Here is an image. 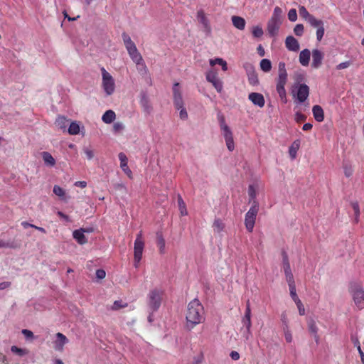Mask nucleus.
I'll use <instances>...</instances> for the list:
<instances>
[{
    "label": "nucleus",
    "mask_w": 364,
    "mask_h": 364,
    "mask_svg": "<svg viewBox=\"0 0 364 364\" xmlns=\"http://www.w3.org/2000/svg\"><path fill=\"white\" fill-rule=\"evenodd\" d=\"M204 309L198 299L192 300L188 305L186 320L187 326L193 328L196 325L202 322L204 319Z\"/></svg>",
    "instance_id": "1"
},
{
    "label": "nucleus",
    "mask_w": 364,
    "mask_h": 364,
    "mask_svg": "<svg viewBox=\"0 0 364 364\" xmlns=\"http://www.w3.org/2000/svg\"><path fill=\"white\" fill-rule=\"evenodd\" d=\"M349 291L356 306L359 309H363L364 308V289L362 286L357 283H351Z\"/></svg>",
    "instance_id": "2"
},
{
    "label": "nucleus",
    "mask_w": 364,
    "mask_h": 364,
    "mask_svg": "<svg viewBox=\"0 0 364 364\" xmlns=\"http://www.w3.org/2000/svg\"><path fill=\"white\" fill-rule=\"evenodd\" d=\"M259 211V203L254 200L250 210L245 214V225L247 230L252 232L255 224L256 217Z\"/></svg>",
    "instance_id": "3"
},
{
    "label": "nucleus",
    "mask_w": 364,
    "mask_h": 364,
    "mask_svg": "<svg viewBox=\"0 0 364 364\" xmlns=\"http://www.w3.org/2000/svg\"><path fill=\"white\" fill-rule=\"evenodd\" d=\"M291 93L294 97H296L300 103H303L309 95V87L306 84L294 85Z\"/></svg>",
    "instance_id": "4"
},
{
    "label": "nucleus",
    "mask_w": 364,
    "mask_h": 364,
    "mask_svg": "<svg viewBox=\"0 0 364 364\" xmlns=\"http://www.w3.org/2000/svg\"><path fill=\"white\" fill-rule=\"evenodd\" d=\"M102 75V87L107 95L114 92L115 84L112 75L104 68H101Z\"/></svg>",
    "instance_id": "5"
},
{
    "label": "nucleus",
    "mask_w": 364,
    "mask_h": 364,
    "mask_svg": "<svg viewBox=\"0 0 364 364\" xmlns=\"http://www.w3.org/2000/svg\"><path fill=\"white\" fill-rule=\"evenodd\" d=\"M161 303V292L157 289L150 291L148 295V305L149 309L152 311H156L159 309Z\"/></svg>",
    "instance_id": "6"
},
{
    "label": "nucleus",
    "mask_w": 364,
    "mask_h": 364,
    "mask_svg": "<svg viewBox=\"0 0 364 364\" xmlns=\"http://www.w3.org/2000/svg\"><path fill=\"white\" fill-rule=\"evenodd\" d=\"M144 243L142 240L141 232H139L136 235V238L134 242V262L135 267H137V264L140 262L143 250H144Z\"/></svg>",
    "instance_id": "7"
},
{
    "label": "nucleus",
    "mask_w": 364,
    "mask_h": 364,
    "mask_svg": "<svg viewBox=\"0 0 364 364\" xmlns=\"http://www.w3.org/2000/svg\"><path fill=\"white\" fill-rule=\"evenodd\" d=\"M128 53L131 58V59L134 62L136 65L139 67L138 69L141 71L144 70V73H146L147 68L144 63L143 58L140 53L138 51L137 48L133 49L132 50L128 51Z\"/></svg>",
    "instance_id": "8"
},
{
    "label": "nucleus",
    "mask_w": 364,
    "mask_h": 364,
    "mask_svg": "<svg viewBox=\"0 0 364 364\" xmlns=\"http://www.w3.org/2000/svg\"><path fill=\"white\" fill-rule=\"evenodd\" d=\"M173 104L177 109H180L183 106V100L181 91L179 89V83L176 82L173 86Z\"/></svg>",
    "instance_id": "9"
},
{
    "label": "nucleus",
    "mask_w": 364,
    "mask_h": 364,
    "mask_svg": "<svg viewBox=\"0 0 364 364\" xmlns=\"http://www.w3.org/2000/svg\"><path fill=\"white\" fill-rule=\"evenodd\" d=\"M206 80L213 84V87L218 92L222 91L223 83L221 80L218 77L217 73L215 71L210 70L207 73Z\"/></svg>",
    "instance_id": "10"
},
{
    "label": "nucleus",
    "mask_w": 364,
    "mask_h": 364,
    "mask_svg": "<svg viewBox=\"0 0 364 364\" xmlns=\"http://www.w3.org/2000/svg\"><path fill=\"white\" fill-rule=\"evenodd\" d=\"M223 135L225 138L227 148L230 151H232L235 149L232 132L230 127H227L222 129Z\"/></svg>",
    "instance_id": "11"
},
{
    "label": "nucleus",
    "mask_w": 364,
    "mask_h": 364,
    "mask_svg": "<svg viewBox=\"0 0 364 364\" xmlns=\"http://www.w3.org/2000/svg\"><path fill=\"white\" fill-rule=\"evenodd\" d=\"M324 57V53L318 49L312 50V63L311 67L314 68H318L322 64V60Z\"/></svg>",
    "instance_id": "12"
},
{
    "label": "nucleus",
    "mask_w": 364,
    "mask_h": 364,
    "mask_svg": "<svg viewBox=\"0 0 364 364\" xmlns=\"http://www.w3.org/2000/svg\"><path fill=\"white\" fill-rule=\"evenodd\" d=\"M248 99L255 105L259 107H263L265 104L264 96L258 92H251L249 94Z\"/></svg>",
    "instance_id": "13"
},
{
    "label": "nucleus",
    "mask_w": 364,
    "mask_h": 364,
    "mask_svg": "<svg viewBox=\"0 0 364 364\" xmlns=\"http://www.w3.org/2000/svg\"><path fill=\"white\" fill-rule=\"evenodd\" d=\"M55 336L56 340L54 341V348L56 350L61 351L64 346L68 343V339L61 333H57Z\"/></svg>",
    "instance_id": "14"
},
{
    "label": "nucleus",
    "mask_w": 364,
    "mask_h": 364,
    "mask_svg": "<svg viewBox=\"0 0 364 364\" xmlns=\"http://www.w3.org/2000/svg\"><path fill=\"white\" fill-rule=\"evenodd\" d=\"M285 46L290 51L296 52L299 50V43L298 41L292 36H289L286 38Z\"/></svg>",
    "instance_id": "15"
},
{
    "label": "nucleus",
    "mask_w": 364,
    "mask_h": 364,
    "mask_svg": "<svg viewBox=\"0 0 364 364\" xmlns=\"http://www.w3.org/2000/svg\"><path fill=\"white\" fill-rule=\"evenodd\" d=\"M287 80H277V92L281 99H284V103H287V92L285 90V85Z\"/></svg>",
    "instance_id": "16"
},
{
    "label": "nucleus",
    "mask_w": 364,
    "mask_h": 364,
    "mask_svg": "<svg viewBox=\"0 0 364 364\" xmlns=\"http://www.w3.org/2000/svg\"><path fill=\"white\" fill-rule=\"evenodd\" d=\"M197 18L198 21L203 26L205 31L208 33H210L211 28L209 24V21L206 18L203 10H199L198 11Z\"/></svg>",
    "instance_id": "17"
},
{
    "label": "nucleus",
    "mask_w": 364,
    "mask_h": 364,
    "mask_svg": "<svg viewBox=\"0 0 364 364\" xmlns=\"http://www.w3.org/2000/svg\"><path fill=\"white\" fill-rule=\"evenodd\" d=\"M119 159L120 161V167L122 169V171L130 177L132 174V171L129 169L127 165V161L128 159L125 154L123 152H120L118 155Z\"/></svg>",
    "instance_id": "18"
},
{
    "label": "nucleus",
    "mask_w": 364,
    "mask_h": 364,
    "mask_svg": "<svg viewBox=\"0 0 364 364\" xmlns=\"http://www.w3.org/2000/svg\"><path fill=\"white\" fill-rule=\"evenodd\" d=\"M281 24L277 22L268 21L267 31L271 37H274L278 34Z\"/></svg>",
    "instance_id": "19"
},
{
    "label": "nucleus",
    "mask_w": 364,
    "mask_h": 364,
    "mask_svg": "<svg viewBox=\"0 0 364 364\" xmlns=\"http://www.w3.org/2000/svg\"><path fill=\"white\" fill-rule=\"evenodd\" d=\"M312 112L316 121L321 122L324 119L323 109L320 105H314L312 108Z\"/></svg>",
    "instance_id": "20"
},
{
    "label": "nucleus",
    "mask_w": 364,
    "mask_h": 364,
    "mask_svg": "<svg viewBox=\"0 0 364 364\" xmlns=\"http://www.w3.org/2000/svg\"><path fill=\"white\" fill-rule=\"evenodd\" d=\"M311 52L309 49L306 48L301 51L299 54V63L303 66H307L309 63Z\"/></svg>",
    "instance_id": "21"
},
{
    "label": "nucleus",
    "mask_w": 364,
    "mask_h": 364,
    "mask_svg": "<svg viewBox=\"0 0 364 364\" xmlns=\"http://www.w3.org/2000/svg\"><path fill=\"white\" fill-rule=\"evenodd\" d=\"M122 37L127 52L136 48L135 43L127 33L125 32L122 33Z\"/></svg>",
    "instance_id": "22"
},
{
    "label": "nucleus",
    "mask_w": 364,
    "mask_h": 364,
    "mask_svg": "<svg viewBox=\"0 0 364 364\" xmlns=\"http://www.w3.org/2000/svg\"><path fill=\"white\" fill-rule=\"evenodd\" d=\"M85 233L81 231L80 229L75 230L73 232V238L80 244L84 245L87 242V240L85 237Z\"/></svg>",
    "instance_id": "23"
},
{
    "label": "nucleus",
    "mask_w": 364,
    "mask_h": 364,
    "mask_svg": "<svg viewBox=\"0 0 364 364\" xmlns=\"http://www.w3.org/2000/svg\"><path fill=\"white\" fill-rule=\"evenodd\" d=\"M232 22L233 26L237 28L239 30H244L245 27V20L237 16H232Z\"/></svg>",
    "instance_id": "24"
},
{
    "label": "nucleus",
    "mask_w": 364,
    "mask_h": 364,
    "mask_svg": "<svg viewBox=\"0 0 364 364\" xmlns=\"http://www.w3.org/2000/svg\"><path fill=\"white\" fill-rule=\"evenodd\" d=\"M140 104L144 109V111L149 114L152 110V107L149 103V97L146 94H142L140 100Z\"/></svg>",
    "instance_id": "25"
},
{
    "label": "nucleus",
    "mask_w": 364,
    "mask_h": 364,
    "mask_svg": "<svg viewBox=\"0 0 364 364\" xmlns=\"http://www.w3.org/2000/svg\"><path fill=\"white\" fill-rule=\"evenodd\" d=\"M271 21L277 22L282 24V10L280 7L276 6L274 9L272 16L269 19Z\"/></svg>",
    "instance_id": "26"
},
{
    "label": "nucleus",
    "mask_w": 364,
    "mask_h": 364,
    "mask_svg": "<svg viewBox=\"0 0 364 364\" xmlns=\"http://www.w3.org/2000/svg\"><path fill=\"white\" fill-rule=\"evenodd\" d=\"M308 327H309V331H310V333L314 334L315 341L318 343V341H319V337L317 334L318 328L316 326V322L313 319H311L308 322Z\"/></svg>",
    "instance_id": "27"
},
{
    "label": "nucleus",
    "mask_w": 364,
    "mask_h": 364,
    "mask_svg": "<svg viewBox=\"0 0 364 364\" xmlns=\"http://www.w3.org/2000/svg\"><path fill=\"white\" fill-rule=\"evenodd\" d=\"M115 112L111 109H109L104 113L102 119L105 123L110 124L115 119Z\"/></svg>",
    "instance_id": "28"
},
{
    "label": "nucleus",
    "mask_w": 364,
    "mask_h": 364,
    "mask_svg": "<svg viewBox=\"0 0 364 364\" xmlns=\"http://www.w3.org/2000/svg\"><path fill=\"white\" fill-rule=\"evenodd\" d=\"M156 244L159 248L161 254H164L165 252V240L160 232H156Z\"/></svg>",
    "instance_id": "29"
},
{
    "label": "nucleus",
    "mask_w": 364,
    "mask_h": 364,
    "mask_svg": "<svg viewBox=\"0 0 364 364\" xmlns=\"http://www.w3.org/2000/svg\"><path fill=\"white\" fill-rule=\"evenodd\" d=\"M68 122V119H67L66 117L63 116H59L56 119L55 124L59 129H60L63 132H65Z\"/></svg>",
    "instance_id": "30"
},
{
    "label": "nucleus",
    "mask_w": 364,
    "mask_h": 364,
    "mask_svg": "<svg viewBox=\"0 0 364 364\" xmlns=\"http://www.w3.org/2000/svg\"><path fill=\"white\" fill-rule=\"evenodd\" d=\"M80 124L75 121L72 122L68 127V132L70 135H76L80 133Z\"/></svg>",
    "instance_id": "31"
},
{
    "label": "nucleus",
    "mask_w": 364,
    "mask_h": 364,
    "mask_svg": "<svg viewBox=\"0 0 364 364\" xmlns=\"http://www.w3.org/2000/svg\"><path fill=\"white\" fill-rule=\"evenodd\" d=\"M42 156H43V159L46 164L50 166H53L55 164V159L52 156V155L49 152L44 151L42 153Z\"/></svg>",
    "instance_id": "32"
},
{
    "label": "nucleus",
    "mask_w": 364,
    "mask_h": 364,
    "mask_svg": "<svg viewBox=\"0 0 364 364\" xmlns=\"http://www.w3.org/2000/svg\"><path fill=\"white\" fill-rule=\"evenodd\" d=\"M215 64H218L222 67V70L223 71H226L228 70V65L225 60H224L222 58H217L215 59H210V65L211 66L215 65Z\"/></svg>",
    "instance_id": "33"
},
{
    "label": "nucleus",
    "mask_w": 364,
    "mask_h": 364,
    "mask_svg": "<svg viewBox=\"0 0 364 364\" xmlns=\"http://www.w3.org/2000/svg\"><path fill=\"white\" fill-rule=\"evenodd\" d=\"M277 80H287V73L285 68V63H279V76Z\"/></svg>",
    "instance_id": "34"
},
{
    "label": "nucleus",
    "mask_w": 364,
    "mask_h": 364,
    "mask_svg": "<svg viewBox=\"0 0 364 364\" xmlns=\"http://www.w3.org/2000/svg\"><path fill=\"white\" fill-rule=\"evenodd\" d=\"M299 141H295L289 149V153L292 159L296 158L297 150L299 148Z\"/></svg>",
    "instance_id": "35"
},
{
    "label": "nucleus",
    "mask_w": 364,
    "mask_h": 364,
    "mask_svg": "<svg viewBox=\"0 0 364 364\" xmlns=\"http://www.w3.org/2000/svg\"><path fill=\"white\" fill-rule=\"evenodd\" d=\"M282 263H283V266H284V272H287L288 271H291V267H290V263H289V257H288V255H287V253L283 250L282 252Z\"/></svg>",
    "instance_id": "36"
},
{
    "label": "nucleus",
    "mask_w": 364,
    "mask_h": 364,
    "mask_svg": "<svg viewBox=\"0 0 364 364\" xmlns=\"http://www.w3.org/2000/svg\"><path fill=\"white\" fill-rule=\"evenodd\" d=\"M260 68L265 73H268L272 69V63L269 59L264 58L260 61Z\"/></svg>",
    "instance_id": "37"
},
{
    "label": "nucleus",
    "mask_w": 364,
    "mask_h": 364,
    "mask_svg": "<svg viewBox=\"0 0 364 364\" xmlns=\"http://www.w3.org/2000/svg\"><path fill=\"white\" fill-rule=\"evenodd\" d=\"M11 350L12 353L19 355V356H23L25 355H27L28 353V350L26 348H21L16 346H13L11 348Z\"/></svg>",
    "instance_id": "38"
},
{
    "label": "nucleus",
    "mask_w": 364,
    "mask_h": 364,
    "mask_svg": "<svg viewBox=\"0 0 364 364\" xmlns=\"http://www.w3.org/2000/svg\"><path fill=\"white\" fill-rule=\"evenodd\" d=\"M213 228L214 231L217 232H220L221 231L223 230L225 228V224L222 222L220 219L218 218L214 220Z\"/></svg>",
    "instance_id": "39"
},
{
    "label": "nucleus",
    "mask_w": 364,
    "mask_h": 364,
    "mask_svg": "<svg viewBox=\"0 0 364 364\" xmlns=\"http://www.w3.org/2000/svg\"><path fill=\"white\" fill-rule=\"evenodd\" d=\"M307 21L312 27L314 28H320L321 26H323V21L316 19L313 15L308 19Z\"/></svg>",
    "instance_id": "40"
},
{
    "label": "nucleus",
    "mask_w": 364,
    "mask_h": 364,
    "mask_svg": "<svg viewBox=\"0 0 364 364\" xmlns=\"http://www.w3.org/2000/svg\"><path fill=\"white\" fill-rule=\"evenodd\" d=\"M20 247L19 244H16L14 242H5L2 240H0V248H13L16 249Z\"/></svg>",
    "instance_id": "41"
},
{
    "label": "nucleus",
    "mask_w": 364,
    "mask_h": 364,
    "mask_svg": "<svg viewBox=\"0 0 364 364\" xmlns=\"http://www.w3.org/2000/svg\"><path fill=\"white\" fill-rule=\"evenodd\" d=\"M299 12L301 17L304 18L306 21L312 16L309 13L307 9L304 6H300L299 8Z\"/></svg>",
    "instance_id": "42"
},
{
    "label": "nucleus",
    "mask_w": 364,
    "mask_h": 364,
    "mask_svg": "<svg viewBox=\"0 0 364 364\" xmlns=\"http://www.w3.org/2000/svg\"><path fill=\"white\" fill-rule=\"evenodd\" d=\"M218 120L220 124V129H224L227 127H229L228 125L225 123V119L224 115L219 112L217 114Z\"/></svg>",
    "instance_id": "43"
},
{
    "label": "nucleus",
    "mask_w": 364,
    "mask_h": 364,
    "mask_svg": "<svg viewBox=\"0 0 364 364\" xmlns=\"http://www.w3.org/2000/svg\"><path fill=\"white\" fill-rule=\"evenodd\" d=\"M249 83L251 85H257L259 83L257 74L256 72L247 75Z\"/></svg>",
    "instance_id": "44"
},
{
    "label": "nucleus",
    "mask_w": 364,
    "mask_h": 364,
    "mask_svg": "<svg viewBox=\"0 0 364 364\" xmlns=\"http://www.w3.org/2000/svg\"><path fill=\"white\" fill-rule=\"evenodd\" d=\"M248 195L250 197L249 203H253L256 198V190L253 185H250L248 187Z\"/></svg>",
    "instance_id": "45"
},
{
    "label": "nucleus",
    "mask_w": 364,
    "mask_h": 364,
    "mask_svg": "<svg viewBox=\"0 0 364 364\" xmlns=\"http://www.w3.org/2000/svg\"><path fill=\"white\" fill-rule=\"evenodd\" d=\"M284 274H285L286 280L288 283L289 287L295 285L294 278V275L291 272V270L288 271V272H284Z\"/></svg>",
    "instance_id": "46"
},
{
    "label": "nucleus",
    "mask_w": 364,
    "mask_h": 364,
    "mask_svg": "<svg viewBox=\"0 0 364 364\" xmlns=\"http://www.w3.org/2000/svg\"><path fill=\"white\" fill-rule=\"evenodd\" d=\"M351 206L354 210V213H355V220L356 223L358 222V218H359V215H360V208H359V205H358V202H352L351 203Z\"/></svg>",
    "instance_id": "47"
},
{
    "label": "nucleus",
    "mask_w": 364,
    "mask_h": 364,
    "mask_svg": "<svg viewBox=\"0 0 364 364\" xmlns=\"http://www.w3.org/2000/svg\"><path fill=\"white\" fill-rule=\"evenodd\" d=\"M178 206L181 210V214L186 215L187 212H186V205L180 195L178 196Z\"/></svg>",
    "instance_id": "48"
},
{
    "label": "nucleus",
    "mask_w": 364,
    "mask_h": 364,
    "mask_svg": "<svg viewBox=\"0 0 364 364\" xmlns=\"http://www.w3.org/2000/svg\"><path fill=\"white\" fill-rule=\"evenodd\" d=\"M264 32L262 27L257 26L252 29V35L255 38H260L263 35Z\"/></svg>",
    "instance_id": "49"
},
{
    "label": "nucleus",
    "mask_w": 364,
    "mask_h": 364,
    "mask_svg": "<svg viewBox=\"0 0 364 364\" xmlns=\"http://www.w3.org/2000/svg\"><path fill=\"white\" fill-rule=\"evenodd\" d=\"M304 28L303 24H296L294 28V33L297 36H301L304 33Z\"/></svg>",
    "instance_id": "50"
},
{
    "label": "nucleus",
    "mask_w": 364,
    "mask_h": 364,
    "mask_svg": "<svg viewBox=\"0 0 364 364\" xmlns=\"http://www.w3.org/2000/svg\"><path fill=\"white\" fill-rule=\"evenodd\" d=\"M53 191L60 198H63L65 196V191L58 185L54 186Z\"/></svg>",
    "instance_id": "51"
},
{
    "label": "nucleus",
    "mask_w": 364,
    "mask_h": 364,
    "mask_svg": "<svg viewBox=\"0 0 364 364\" xmlns=\"http://www.w3.org/2000/svg\"><path fill=\"white\" fill-rule=\"evenodd\" d=\"M289 291H290V296L293 301L295 302L298 300H299V298L298 297L296 294V285L290 286L289 287Z\"/></svg>",
    "instance_id": "52"
},
{
    "label": "nucleus",
    "mask_w": 364,
    "mask_h": 364,
    "mask_svg": "<svg viewBox=\"0 0 364 364\" xmlns=\"http://www.w3.org/2000/svg\"><path fill=\"white\" fill-rule=\"evenodd\" d=\"M242 323H243L244 326L247 328V333H250V328H251V326H252L251 318L247 317V316H244L243 318H242Z\"/></svg>",
    "instance_id": "53"
},
{
    "label": "nucleus",
    "mask_w": 364,
    "mask_h": 364,
    "mask_svg": "<svg viewBox=\"0 0 364 364\" xmlns=\"http://www.w3.org/2000/svg\"><path fill=\"white\" fill-rule=\"evenodd\" d=\"M288 18L290 21L294 22L297 19V13L295 9H291L288 13Z\"/></svg>",
    "instance_id": "54"
},
{
    "label": "nucleus",
    "mask_w": 364,
    "mask_h": 364,
    "mask_svg": "<svg viewBox=\"0 0 364 364\" xmlns=\"http://www.w3.org/2000/svg\"><path fill=\"white\" fill-rule=\"evenodd\" d=\"M284 331L286 341L287 343H291L292 341V335L289 330L288 325H286V327H284Z\"/></svg>",
    "instance_id": "55"
},
{
    "label": "nucleus",
    "mask_w": 364,
    "mask_h": 364,
    "mask_svg": "<svg viewBox=\"0 0 364 364\" xmlns=\"http://www.w3.org/2000/svg\"><path fill=\"white\" fill-rule=\"evenodd\" d=\"M124 129V125L123 123L117 122H115L113 125V131L116 133L122 131Z\"/></svg>",
    "instance_id": "56"
},
{
    "label": "nucleus",
    "mask_w": 364,
    "mask_h": 364,
    "mask_svg": "<svg viewBox=\"0 0 364 364\" xmlns=\"http://www.w3.org/2000/svg\"><path fill=\"white\" fill-rule=\"evenodd\" d=\"M127 304H122V301H115L112 305V309L113 310H119L122 308L126 307Z\"/></svg>",
    "instance_id": "57"
},
{
    "label": "nucleus",
    "mask_w": 364,
    "mask_h": 364,
    "mask_svg": "<svg viewBox=\"0 0 364 364\" xmlns=\"http://www.w3.org/2000/svg\"><path fill=\"white\" fill-rule=\"evenodd\" d=\"M244 68L246 70L247 75H249L250 73H253L256 72L255 67L252 65V64L249 63H246L244 65Z\"/></svg>",
    "instance_id": "58"
},
{
    "label": "nucleus",
    "mask_w": 364,
    "mask_h": 364,
    "mask_svg": "<svg viewBox=\"0 0 364 364\" xmlns=\"http://www.w3.org/2000/svg\"><path fill=\"white\" fill-rule=\"evenodd\" d=\"M21 333L25 336V338L26 339H33L34 338L33 333L30 330L23 329Z\"/></svg>",
    "instance_id": "59"
},
{
    "label": "nucleus",
    "mask_w": 364,
    "mask_h": 364,
    "mask_svg": "<svg viewBox=\"0 0 364 364\" xmlns=\"http://www.w3.org/2000/svg\"><path fill=\"white\" fill-rule=\"evenodd\" d=\"M295 304L298 307L299 314L301 316L304 315L305 314V309H304V306L302 304L301 300L299 299V300L295 301Z\"/></svg>",
    "instance_id": "60"
},
{
    "label": "nucleus",
    "mask_w": 364,
    "mask_h": 364,
    "mask_svg": "<svg viewBox=\"0 0 364 364\" xmlns=\"http://www.w3.org/2000/svg\"><path fill=\"white\" fill-rule=\"evenodd\" d=\"M323 35H324V27L323 26H321L320 28H318V29L316 31L317 40L318 41H320L322 39Z\"/></svg>",
    "instance_id": "61"
},
{
    "label": "nucleus",
    "mask_w": 364,
    "mask_h": 364,
    "mask_svg": "<svg viewBox=\"0 0 364 364\" xmlns=\"http://www.w3.org/2000/svg\"><path fill=\"white\" fill-rule=\"evenodd\" d=\"M306 119V116L300 112H296L295 114V120L297 122H304Z\"/></svg>",
    "instance_id": "62"
},
{
    "label": "nucleus",
    "mask_w": 364,
    "mask_h": 364,
    "mask_svg": "<svg viewBox=\"0 0 364 364\" xmlns=\"http://www.w3.org/2000/svg\"><path fill=\"white\" fill-rule=\"evenodd\" d=\"M350 65H351V62L350 61H345V62L339 63L336 66V69L337 70L345 69V68H348Z\"/></svg>",
    "instance_id": "63"
},
{
    "label": "nucleus",
    "mask_w": 364,
    "mask_h": 364,
    "mask_svg": "<svg viewBox=\"0 0 364 364\" xmlns=\"http://www.w3.org/2000/svg\"><path fill=\"white\" fill-rule=\"evenodd\" d=\"M106 272L102 269H99L96 271V277L100 279H102L105 277Z\"/></svg>",
    "instance_id": "64"
}]
</instances>
